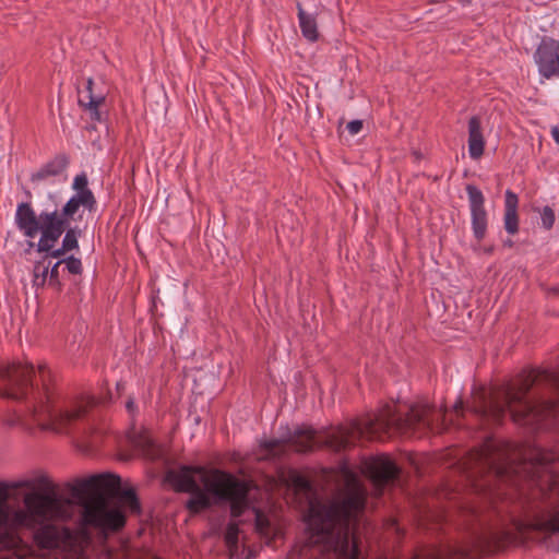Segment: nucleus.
<instances>
[{
	"label": "nucleus",
	"mask_w": 559,
	"mask_h": 559,
	"mask_svg": "<svg viewBox=\"0 0 559 559\" xmlns=\"http://www.w3.org/2000/svg\"><path fill=\"white\" fill-rule=\"evenodd\" d=\"M492 251H493V247H489V248L485 249V252L489 253V254L492 253Z\"/></svg>",
	"instance_id": "79ce46f5"
},
{
	"label": "nucleus",
	"mask_w": 559,
	"mask_h": 559,
	"mask_svg": "<svg viewBox=\"0 0 559 559\" xmlns=\"http://www.w3.org/2000/svg\"><path fill=\"white\" fill-rule=\"evenodd\" d=\"M219 468H206L204 466L181 465L176 469H169L165 479L176 492L190 493L185 508L191 514H199L213 506L210 497L209 484L213 481L214 472Z\"/></svg>",
	"instance_id": "6e6552de"
},
{
	"label": "nucleus",
	"mask_w": 559,
	"mask_h": 559,
	"mask_svg": "<svg viewBox=\"0 0 559 559\" xmlns=\"http://www.w3.org/2000/svg\"><path fill=\"white\" fill-rule=\"evenodd\" d=\"M534 526L546 535L559 533V511L554 512L549 518H538Z\"/></svg>",
	"instance_id": "4be33fe9"
},
{
	"label": "nucleus",
	"mask_w": 559,
	"mask_h": 559,
	"mask_svg": "<svg viewBox=\"0 0 559 559\" xmlns=\"http://www.w3.org/2000/svg\"><path fill=\"white\" fill-rule=\"evenodd\" d=\"M126 409L128 412V414L131 416V417H134L138 413V406L134 402V399L132 396H130L127 402H126Z\"/></svg>",
	"instance_id": "473e14b6"
},
{
	"label": "nucleus",
	"mask_w": 559,
	"mask_h": 559,
	"mask_svg": "<svg viewBox=\"0 0 559 559\" xmlns=\"http://www.w3.org/2000/svg\"><path fill=\"white\" fill-rule=\"evenodd\" d=\"M468 195L472 230L477 241H481L487 233L488 214L485 209V197L483 192L474 185L466 186Z\"/></svg>",
	"instance_id": "f8f14e48"
},
{
	"label": "nucleus",
	"mask_w": 559,
	"mask_h": 559,
	"mask_svg": "<svg viewBox=\"0 0 559 559\" xmlns=\"http://www.w3.org/2000/svg\"><path fill=\"white\" fill-rule=\"evenodd\" d=\"M71 497L82 507L81 526L94 528L107 535L121 531L127 522L121 507L110 508V496H118L119 502L132 514L141 513V502L134 489L121 491V478L117 474L104 473L67 483Z\"/></svg>",
	"instance_id": "423d86ee"
},
{
	"label": "nucleus",
	"mask_w": 559,
	"mask_h": 559,
	"mask_svg": "<svg viewBox=\"0 0 559 559\" xmlns=\"http://www.w3.org/2000/svg\"><path fill=\"white\" fill-rule=\"evenodd\" d=\"M82 235V229L78 227H71L70 225L64 230V237L62 239V247L64 250L72 251L79 249V237Z\"/></svg>",
	"instance_id": "b1692460"
},
{
	"label": "nucleus",
	"mask_w": 559,
	"mask_h": 559,
	"mask_svg": "<svg viewBox=\"0 0 559 559\" xmlns=\"http://www.w3.org/2000/svg\"><path fill=\"white\" fill-rule=\"evenodd\" d=\"M513 245L514 243H513V241L511 239H507V240L503 241V246L504 247L511 248V247H513Z\"/></svg>",
	"instance_id": "ea45409f"
},
{
	"label": "nucleus",
	"mask_w": 559,
	"mask_h": 559,
	"mask_svg": "<svg viewBox=\"0 0 559 559\" xmlns=\"http://www.w3.org/2000/svg\"><path fill=\"white\" fill-rule=\"evenodd\" d=\"M60 261H63V263L66 264V269L70 274L79 275L83 271L82 262L79 258L70 255L66 259H61Z\"/></svg>",
	"instance_id": "c85d7f7f"
},
{
	"label": "nucleus",
	"mask_w": 559,
	"mask_h": 559,
	"mask_svg": "<svg viewBox=\"0 0 559 559\" xmlns=\"http://www.w3.org/2000/svg\"><path fill=\"white\" fill-rule=\"evenodd\" d=\"M239 525L237 522H229L226 526L224 540L228 548L236 549L239 543Z\"/></svg>",
	"instance_id": "393cba45"
},
{
	"label": "nucleus",
	"mask_w": 559,
	"mask_h": 559,
	"mask_svg": "<svg viewBox=\"0 0 559 559\" xmlns=\"http://www.w3.org/2000/svg\"><path fill=\"white\" fill-rule=\"evenodd\" d=\"M269 520L263 518L261 514H257L255 527L259 532H264L269 527Z\"/></svg>",
	"instance_id": "2f4dec72"
},
{
	"label": "nucleus",
	"mask_w": 559,
	"mask_h": 559,
	"mask_svg": "<svg viewBox=\"0 0 559 559\" xmlns=\"http://www.w3.org/2000/svg\"><path fill=\"white\" fill-rule=\"evenodd\" d=\"M557 459L556 452L535 448L528 462L526 459L520 462L515 456L514 444L491 438L471 450L466 462L468 476L475 478L474 486L484 492L489 500L488 506L465 512L462 540L439 550L438 559H475L515 542L523 523L509 510L506 499L497 500L498 493H493L492 483L514 485L522 472L535 480L539 472L547 469Z\"/></svg>",
	"instance_id": "f257e3e1"
},
{
	"label": "nucleus",
	"mask_w": 559,
	"mask_h": 559,
	"mask_svg": "<svg viewBox=\"0 0 559 559\" xmlns=\"http://www.w3.org/2000/svg\"><path fill=\"white\" fill-rule=\"evenodd\" d=\"M88 180L84 173L75 176L73 181V189L76 191L75 194H90V201L96 202V199L94 197V193L91 189L87 187Z\"/></svg>",
	"instance_id": "a878e982"
},
{
	"label": "nucleus",
	"mask_w": 559,
	"mask_h": 559,
	"mask_svg": "<svg viewBox=\"0 0 559 559\" xmlns=\"http://www.w3.org/2000/svg\"><path fill=\"white\" fill-rule=\"evenodd\" d=\"M447 414L437 413L428 404H414L402 408L385 404L377 414L361 419H355L346 426H338L323 436L308 425L298 426L294 431L287 429V435L280 439L261 442V449L270 456H282L288 445L297 453H310L316 449L328 448L334 452L353 447L356 441H384L394 436L421 437L435 429V421L445 425Z\"/></svg>",
	"instance_id": "f03ea898"
},
{
	"label": "nucleus",
	"mask_w": 559,
	"mask_h": 559,
	"mask_svg": "<svg viewBox=\"0 0 559 559\" xmlns=\"http://www.w3.org/2000/svg\"><path fill=\"white\" fill-rule=\"evenodd\" d=\"M362 129V121L361 120H352L347 124V130L350 134H357Z\"/></svg>",
	"instance_id": "7c9ffc66"
},
{
	"label": "nucleus",
	"mask_w": 559,
	"mask_h": 559,
	"mask_svg": "<svg viewBox=\"0 0 559 559\" xmlns=\"http://www.w3.org/2000/svg\"><path fill=\"white\" fill-rule=\"evenodd\" d=\"M297 10H298L299 26H300L302 36L311 43L317 41L319 39V31H318L316 15L312 13L306 12L300 3H297Z\"/></svg>",
	"instance_id": "aec40b11"
},
{
	"label": "nucleus",
	"mask_w": 559,
	"mask_h": 559,
	"mask_svg": "<svg viewBox=\"0 0 559 559\" xmlns=\"http://www.w3.org/2000/svg\"><path fill=\"white\" fill-rule=\"evenodd\" d=\"M485 150V139L481 131V121L478 116L468 120V153L471 158L478 159Z\"/></svg>",
	"instance_id": "f3484780"
},
{
	"label": "nucleus",
	"mask_w": 559,
	"mask_h": 559,
	"mask_svg": "<svg viewBox=\"0 0 559 559\" xmlns=\"http://www.w3.org/2000/svg\"><path fill=\"white\" fill-rule=\"evenodd\" d=\"M124 389V383L118 382L117 383V391L120 393Z\"/></svg>",
	"instance_id": "a19ab883"
},
{
	"label": "nucleus",
	"mask_w": 559,
	"mask_h": 559,
	"mask_svg": "<svg viewBox=\"0 0 559 559\" xmlns=\"http://www.w3.org/2000/svg\"><path fill=\"white\" fill-rule=\"evenodd\" d=\"M15 224L25 237L34 238L41 226V213L37 216L29 203H20L15 213Z\"/></svg>",
	"instance_id": "2eb2a0df"
},
{
	"label": "nucleus",
	"mask_w": 559,
	"mask_h": 559,
	"mask_svg": "<svg viewBox=\"0 0 559 559\" xmlns=\"http://www.w3.org/2000/svg\"><path fill=\"white\" fill-rule=\"evenodd\" d=\"M542 225L546 230H550L554 227L556 215L555 211L546 205L540 211Z\"/></svg>",
	"instance_id": "bb28decb"
},
{
	"label": "nucleus",
	"mask_w": 559,
	"mask_h": 559,
	"mask_svg": "<svg viewBox=\"0 0 559 559\" xmlns=\"http://www.w3.org/2000/svg\"><path fill=\"white\" fill-rule=\"evenodd\" d=\"M96 202L90 201V194H74L63 205L60 212L57 211V217L62 221L66 226H69L72 221H75V215L79 214L80 207L83 206L88 211H93Z\"/></svg>",
	"instance_id": "dca6fc26"
},
{
	"label": "nucleus",
	"mask_w": 559,
	"mask_h": 559,
	"mask_svg": "<svg viewBox=\"0 0 559 559\" xmlns=\"http://www.w3.org/2000/svg\"><path fill=\"white\" fill-rule=\"evenodd\" d=\"M93 85H94L93 79L88 78L87 81H86V92H87V95H93Z\"/></svg>",
	"instance_id": "4c0bfd02"
},
{
	"label": "nucleus",
	"mask_w": 559,
	"mask_h": 559,
	"mask_svg": "<svg viewBox=\"0 0 559 559\" xmlns=\"http://www.w3.org/2000/svg\"><path fill=\"white\" fill-rule=\"evenodd\" d=\"M367 473L378 489L394 484L400 476L396 464L388 457H374L366 465Z\"/></svg>",
	"instance_id": "4468645a"
},
{
	"label": "nucleus",
	"mask_w": 559,
	"mask_h": 559,
	"mask_svg": "<svg viewBox=\"0 0 559 559\" xmlns=\"http://www.w3.org/2000/svg\"><path fill=\"white\" fill-rule=\"evenodd\" d=\"M537 383H545L559 395V371L523 370L515 383H507L498 393H487L485 388L477 389L469 411L484 425H500L509 412L514 423L540 428L559 413V401L530 400L528 394Z\"/></svg>",
	"instance_id": "20e7f679"
},
{
	"label": "nucleus",
	"mask_w": 559,
	"mask_h": 559,
	"mask_svg": "<svg viewBox=\"0 0 559 559\" xmlns=\"http://www.w3.org/2000/svg\"><path fill=\"white\" fill-rule=\"evenodd\" d=\"M296 483H297V486L302 489H310L309 481L304 478H298Z\"/></svg>",
	"instance_id": "e433bc0d"
},
{
	"label": "nucleus",
	"mask_w": 559,
	"mask_h": 559,
	"mask_svg": "<svg viewBox=\"0 0 559 559\" xmlns=\"http://www.w3.org/2000/svg\"><path fill=\"white\" fill-rule=\"evenodd\" d=\"M41 386L35 385L32 364L13 361L0 366V397L12 401L29 402V411L36 420H48L49 426L62 432L97 404L106 400H97L91 395H82L66 400L62 396L55 376L46 365L38 366Z\"/></svg>",
	"instance_id": "7ed1b4c3"
},
{
	"label": "nucleus",
	"mask_w": 559,
	"mask_h": 559,
	"mask_svg": "<svg viewBox=\"0 0 559 559\" xmlns=\"http://www.w3.org/2000/svg\"><path fill=\"white\" fill-rule=\"evenodd\" d=\"M68 226L57 217V210L41 212V236L36 245L37 252H49Z\"/></svg>",
	"instance_id": "ddd939ff"
},
{
	"label": "nucleus",
	"mask_w": 559,
	"mask_h": 559,
	"mask_svg": "<svg viewBox=\"0 0 559 559\" xmlns=\"http://www.w3.org/2000/svg\"><path fill=\"white\" fill-rule=\"evenodd\" d=\"M53 520L43 519L37 521L36 525L26 527L33 531L35 546L40 550H61L64 552V559H82L84 550L76 534L67 526L51 523Z\"/></svg>",
	"instance_id": "1a4fd4ad"
},
{
	"label": "nucleus",
	"mask_w": 559,
	"mask_h": 559,
	"mask_svg": "<svg viewBox=\"0 0 559 559\" xmlns=\"http://www.w3.org/2000/svg\"><path fill=\"white\" fill-rule=\"evenodd\" d=\"M68 251L63 249V247L61 246L60 248L58 249H51L49 252H45L46 255L44 257V259L46 260L47 258H61L63 257Z\"/></svg>",
	"instance_id": "72a5a7b5"
},
{
	"label": "nucleus",
	"mask_w": 559,
	"mask_h": 559,
	"mask_svg": "<svg viewBox=\"0 0 559 559\" xmlns=\"http://www.w3.org/2000/svg\"><path fill=\"white\" fill-rule=\"evenodd\" d=\"M19 537L11 532L0 533V549H13L17 546Z\"/></svg>",
	"instance_id": "cd10ccee"
},
{
	"label": "nucleus",
	"mask_w": 559,
	"mask_h": 559,
	"mask_svg": "<svg viewBox=\"0 0 559 559\" xmlns=\"http://www.w3.org/2000/svg\"><path fill=\"white\" fill-rule=\"evenodd\" d=\"M519 198L511 190L506 191L504 200V229L510 235H515L519 231V215H518Z\"/></svg>",
	"instance_id": "6ab92c4d"
},
{
	"label": "nucleus",
	"mask_w": 559,
	"mask_h": 559,
	"mask_svg": "<svg viewBox=\"0 0 559 559\" xmlns=\"http://www.w3.org/2000/svg\"><path fill=\"white\" fill-rule=\"evenodd\" d=\"M50 262L45 259L36 261L33 267V285L36 287H44L47 282Z\"/></svg>",
	"instance_id": "5701e85b"
},
{
	"label": "nucleus",
	"mask_w": 559,
	"mask_h": 559,
	"mask_svg": "<svg viewBox=\"0 0 559 559\" xmlns=\"http://www.w3.org/2000/svg\"><path fill=\"white\" fill-rule=\"evenodd\" d=\"M69 165V157L66 154H58L52 159L43 165L36 173L32 174L33 182L46 180L49 177L61 175Z\"/></svg>",
	"instance_id": "a211bd4d"
},
{
	"label": "nucleus",
	"mask_w": 559,
	"mask_h": 559,
	"mask_svg": "<svg viewBox=\"0 0 559 559\" xmlns=\"http://www.w3.org/2000/svg\"><path fill=\"white\" fill-rule=\"evenodd\" d=\"M210 497L214 503L228 502L230 515L240 518L249 507L251 481L236 477L226 471L214 472L213 481L209 484Z\"/></svg>",
	"instance_id": "9d476101"
},
{
	"label": "nucleus",
	"mask_w": 559,
	"mask_h": 559,
	"mask_svg": "<svg viewBox=\"0 0 559 559\" xmlns=\"http://www.w3.org/2000/svg\"><path fill=\"white\" fill-rule=\"evenodd\" d=\"M453 408H454V413H455V415H456L457 417H459L460 415H462V414H463V409H464V403H463V401H462V400H459V401L454 404Z\"/></svg>",
	"instance_id": "f704fd0d"
},
{
	"label": "nucleus",
	"mask_w": 559,
	"mask_h": 559,
	"mask_svg": "<svg viewBox=\"0 0 559 559\" xmlns=\"http://www.w3.org/2000/svg\"><path fill=\"white\" fill-rule=\"evenodd\" d=\"M365 508V497L350 493L340 503L311 506L307 540L295 546L286 559H361V539L352 525Z\"/></svg>",
	"instance_id": "39448f33"
},
{
	"label": "nucleus",
	"mask_w": 559,
	"mask_h": 559,
	"mask_svg": "<svg viewBox=\"0 0 559 559\" xmlns=\"http://www.w3.org/2000/svg\"><path fill=\"white\" fill-rule=\"evenodd\" d=\"M8 522V513L3 507L0 506V527L4 526Z\"/></svg>",
	"instance_id": "c9c22d12"
},
{
	"label": "nucleus",
	"mask_w": 559,
	"mask_h": 559,
	"mask_svg": "<svg viewBox=\"0 0 559 559\" xmlns=\"http://www.w3.org/2000/svg\"><path fill=\"white\" fill-rule=\"evenodd\" d=\"M534 61L543 78L559 79V40L543 36L534 52Z\"/></svg>",
	"instance_id": "9b49d317"
},
{
	"label": "nucleus",
	"mask_w": 559,
	"mask_h": 559,
	"mask_svg": "<svg viewBox=\"0 0 559 559\" xmlns=\"http://www.w3.org/2000/svg\"><path fill=\"white\" fill-rule=\"evenodd\" d=\"M12 488L39 489L26 493L25 509L17 510L13 515L14 523L21 527L34 526L43 519H70L72 515V502L58 493L57 486L46 475L13 485L0 481V503L9 498V490Z\"/></svg>",
	"instance_id": "0eeeda50"
},
{
	"label": "nucleus",
	"mask_w": 559,
	"mask_h": 559,
	"mask_svg": "<svg viewBox=\"0 0 559 559\" xmlns=\"http://www.w3.org/2000/svg\"><path fill=\"white\" fill-rule=\"evenodd\" d=\"M63 263V261H58L49 271V285L53 286L57 290L62 289V284L59 280V266Z\"/></svg>",
	"instance_id": "c756f323"
},
{
	"label": "nucleus",
	"mask_w": 559,
	"mask_h": 559,
	"mask_svg": "<svg viewBox=\"0 0 559 559\" xmlns=\"http://www.w3.org/2000/svg\"><path fill=\"white\" fill-rule=\"evenodd\" d=\"M551 134H552V138L556 141V143L559 144V127L558 126H556L551 129Z\"/></svg>",
	"instance_id": "58836bf2"
},
{
	"label": "nucleus",
	"mask_w": 559,
	"mask_h": 559,
	"mask_svg": "<svg viewBox=\"0 0 559 559\" xmlns=\"http://www.w3.org/2000/svg\"><path fill=\"white\" fill-rule=\"evenodd\" d=\"M104 102V96L86 95L85 98L83 96H79L80 106L88 109L91 112V119L95 121L102 120V114L98 108Z\"/></svg>",
	"instance_id": "412c9836"
}]
</instances>
